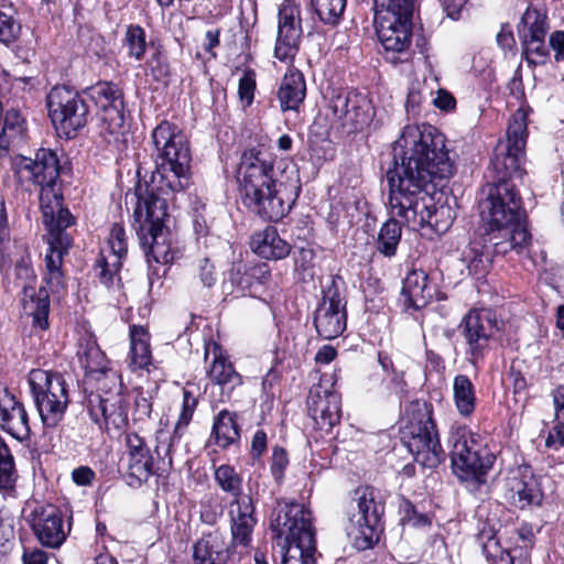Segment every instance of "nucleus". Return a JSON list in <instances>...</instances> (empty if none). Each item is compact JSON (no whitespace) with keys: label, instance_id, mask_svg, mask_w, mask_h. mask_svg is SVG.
<instances>
[{"label":"nucleus","instance_id":"1","mask_svg":"<svg viewBox=\"0 0 564 564\" xmlns=\"http://www.w3.org/2000/svg\"><path fill=\"white\" fill-rule=\"evenodd\" d=\"M433 128L423 130L406 126L393 147V167L387 171L389 185V208L392 215L380 228L377 250L384 257L395 256L401 240V218L412 229L424 226L444 232L451 221H440L448 208L436 207L431 195L437 181L453 174L445 141L442 134H434Z\"/></svg>","mask_w":564,"mask_h":564},{"label":"nucleus","instance_id":"2","mask_svg":"<svg viewBox=\"0 0 564 564\" xmlns=\"http://www.w3.org/2000/svg\"><path fill=\"white\" fill-rule=\"evenodd\" d=\"M151 138L155 170L144 192L137 193L133 228L147 249L148 261L169 264L181 257V251L169 239L166 196L189 186L192 155L185 134L169 121L156 126Z\"/></svg>","mask_w":564,"mask_h":564},{"label":"nucleus","instance_id":"3","mask_svg":"<svg viewBox=\"0 0 564 564\" xmlns=\"http://www.w3.org/2000/svg\"><path fill=\"white\" fill-rule=\"evenodd\" d=\"M237 181L243 205L269 221L286 216L301 191L295 165L254 148L241 154Z\"/></svg>","mask_w":564,"mask_h":564},{"label":"nucleus","instance_id":"4","mask_svg":"<svg viewBox=\"0 0 564 564\" xmlns=\"http://www.w3.org/2000/svg\"><path fill=\"white\" fill-rule=\"evenodd\" d=\"M40 206L44 225L48 230V250L44 258L45 285L37 292L33 288L23 286L22 307L26 315L32 316L33 325L45 330L50 326V294L59 295L65 289L63 257L72 245V238L65 230L74 224V217L63 206V196L55 186L41 189Z\"/></svg>","mask_w":564,"mask_h":564},{"label":"nucleus","instance_id":"5","mask_svg":"<svg viewBox=\"0 0 564 564\" xmlns=\"http://www.w3.org/2000/svg\"><path fill=\"white\" fill-rule=\"evenodd\" d=\"M273 538L286 552L282 564H316V539L310 509L299 502L281 501L272 513Z\"/></svg>","mask_w":564,"mask_h":564},{"label":"nucleus","instance_id":"6","mask_svg":"<svg viewBox=\"0 0 564 564\" xmlns=\"http://www.w3.org/2000/svg\"><path fill=\"white\" fill-rule=\"evenodd\" d=\"M346 533L357 550L371 549L383 531L384 501L372 487H359L349 502Z\"/></svg>","mask_w":564,"mask_h":564},{"label":"nucleus","instance_id":"7","mask_svg":"<svg viewBox=\"0 0 564 564\" xmlns=\"http://www.w3.org/2000/svg\"><path fill=\"white\" fill-rule=\"evenodd\" d=\"M452 440L451 455L454 473L462 480L484 484L485 476L496 459L484 437L466 429H460Z\"/></svg>","mask_w":564,"mask_h":564},{"label":"nucleus","instance_id":"8","mask_svg":"<svg viewBox=\"0 0 564 564\" xmlns=\"http://www.w3.org/2000/svg\"><path fill=\"white\" fill-rule=\"evenodd\" d=\"M215 481L223 491L235 497L229 510L232 543L248 547L257 519L253 514L254 507L251 498L240 497L242 494V478L232 466L223 464L215 470Z\"/></svg>","mask_w":564,"mask_h":564},{"label":"nucleus","instance_id":"9","mask_svg":"<svg viewBox=\"0 0 564 564\" xmlns=\"http://www.w3.org/2000/svg\"><path fill=\"white\" fill-rule=\"evenodd\" d=\"M29 383L43 424L55 427L63 420L69 403L68 384L64 377L58 372L33 369Z\"/></svg>","mask_w":564,"mask_h":564},{"label":"nucleus","instance_id":"10","mask_svg":"<svg viewBox=\"0 0 564 564\" xmlns=\"http://www.w3.org/2000/svg\"><path fill=\"white\" fill-rule=\"evenodd\" d=\"M503 322L490 308L470 310L458 328L467 345L468 361L478 368L491 349V344L502 330Z\"/></svg>","mask_w":564,"mask_h":564},{"label":"nucleus","instance_id":"11","mask_svg":"<svg viewBox=\"0 0 564 564\" xmlns=\"http://www.w3.org/2000/svg\"><path fill=\"white\" fill-rule=\"evenodd\" d=\"M46 105L52 123L68 139L75 137L88 122L89 106L83 94L67 86L52 88Z\"/></svg>","mask_w":564,"mask_h":564},{"label":"nucleus","instance_id":"12","mask_svg":"<svg viewBox=\"0 0 564 564\" xmlns=\"http://www.w3.org/2000/svg\"><path fill=\"white\" fill-rule=\"evenodd\" d=\"M401 434L414 460L423 467L435 468L444 460L436 424L429 412L419 413L401 430Z\"/></svg>","mask_w":564,"mask_h":564},{"label":"nucleus","instance_id":"13","mask_svg":"<svg viewBox=\"0 0 564 564\" xmlns=\"http://www.w3.org/2000/svg\"><path fill=\"white\" fill-rule=\"evenodd\" d=\"M480 208L481 216L491 230L501 226L523 225L525 214L514 183L492 182Z\"/></svg>","mask_w":564,"mask_h":564},{"label":"nucleus","instance_id":"14","mask_svg":"<svg viewBox=\"0 0 564 564\" xmlns=\"http://www.w3.org/2000/svg\"><path fill=\"white\" fill-rule=\"evenodd\" d=\"M413 12L394 8H375V24L378 39L391 63L403 62L395 54H405L411 45Z\"/></svg>","mask_w":564,"mask_h":564},{"label":"nucleus","instance_id":"15","mask_svg":"<svg viewBox=\"0 0 564 564\" xmlns=\"http://www.w3.org/2000/svg\"><path fill=\"white\" fill-rule=\"evenodd\" d=\"M346 304L335 281H332L323 291V299L314 313V326L322 338L334 339L346 329Z\"/></svg>","mask_w":564,"mask_h":564},{"label":"nucleus","instance_id":"16","mask_svg":"<svg viewBox=\"0 0 564 564\" xmlns=\"http://www.w3.org/2000/svg\"><path fill=\"white\" fill-rule=\"evenodd\" d=\"M83 94L87 95L101 110L102 130L111 135L119 134L124 124L123 94L118 85L99 82Z\"/></svg>","mask_w":564,"mask_h":564},{"label":"nucleus","instance_id":"17","mask_svg":"<svg viewBox=\"0 0 564 564\" xmlns=\"http://www.w3.org/2000/svg\"><path fill=\"white\" fill-rule=\"evenodd\" d=\"M278 18L274 56L281 62H292L300 50L302 36L300 7L291 0H284Z\"/></svg>","mask_w":564,"mask_h":564},{"label":"nucleus","instance_id":"18","mask_svg":"<svg viewBox=\"0 0 564 564\" xmlns=\"http://www.w3.org/2000/svg\"><path fill=\"white\" fill-rule=\"evenodd\" d=\"M328 108L348 132L364 128L370 119V105L367 98L356 91H340L329 100Z\"/></svg>","mask_w":564,"mask_h":564},{"label":"nucleus","instance_id":"19","mask_svg":"<svg viewBox=\"0 0 564 564\" xmlns=\"http://www.w3.org/2000/svg\"><path fill=\"white\" fill-rule=\"evenodd\" d=\"M88 412L91 420L107 431L122 430L128 423V402L122 393L88 395Z\"/></svg>","mask_w":564,"mask_h":564},{"label":"nucleus","instance_id":"20","mask_svg":"<svg viewBox=\"0 0 564 564\" xmlns=\"http://www.w3.org/2000/svg\"><path fill=\"white\" fill-rule=\"evenodd\" d=\"M271 279V270L265 262L247 265L242 261H235L225 273L221 283L223 292H249L253 295L259 286H262Z\"/></svg>","mask_w":564,"mask_h":564},{"label":"nucleus","instance_id":"21","mask_svg":"<svg viewBox=\"0 0 564 564\" xmlns=\"http://www.w3.org/2000/svg\"><path fill=\"white\" fill-rule=\"evenodd\" d=\"M31 527L39 542L46 547H59L66 539L63 516L54 505L36 507L31 513Z\"/></svg>","mask_w":564,"mask_h":564},{"label":"nucleus","instance_id":"22","mask_svg":"<svg viewBox=\"0 0 564 564\" xmlns=\"http://www.w3.org/2000/svg\"><path fill=\"white\" fill-rule=\"evenodd\" d=\"M307 410L319 429L330 430L340 420V397L322 384L313 386L307 397Z\"/></svg>","mask_w":564,"mask_h":564},{"label":"nucleus","instance_id":"23","mask_svg":"<svg viewBox=\"0 0 564 564\" xmlns=\"http://www.w3.org/2000/svg\"><path fill=\"white\" fill-rule=\"evenodd\" d=\"M506 498L514 507L525 509L540 506L543 494L540 484L527 467L512 471L506 482Z\"/></svg>","mask_w":564,"mask_h":564},{"label":"nucleus","instance_id":"24","mask_svg":"<svg viewBox=\"0 0 564 564\" xmlns=\"http://www.w3.org/2000/svg\"><path fill=\"white\" fill-rule=\"evenodd\" d=\"M21 172L42 188L56 185L61 173L59 160L51 149H39L33 159L23 158L20 162Z\"/></svg>","mask_w":564,"mask_h":564},{"label":"nucleus","instance_id":"25","mask_svg":"<svg viewBox=\"0 0 564 564\" xmlns=\"http://www.w3.org/2000/svg\"><path fill=\"white\" fill-rule=\"evenodd\" d=\"M0 427L19 441L26 440L31 432L24 405L8 392L0 397Z\"/></svg>","mask_w":564,"mask_h":564},{"label":"nucleus","instance_id":"26","mask_svg":"<svg viewBox=\"0 0 564 564\" xmlns=\"http://www.w3.org/2000/svg\"><path fill=\"white\" fill-rule=\"evenodd\" d=\"M523 155L524 152H516L508 144H497L489 165L492 182L513 183L516 178H521L524 172L521 169Z\"/></svg>","mask_w":564,"mask_h":564},{"label":"nucleus","instance_id":"27","mask_svg":"<svg viewBox=\"0 0 564 564\" xmlns=\"http://www.w3.org/2000/svg\"><path fill=\"white\" fill-rule=\"evenodd\" d=\"M401 295L406 310L419 311L432 301L435 295V286L431 284L424 270L413 269L403 280Z\"/></svg>","mask_w":564,"mask_h":564},{"label":"nucleus","instance_id":"28","mask_svg":"<svg viewBox=\"0 0 564 564\" xmlns=\"http://www.w3.org/2000/svg\"><path fill=\"white\" fill-rule=\"evenodd\" d=\"M489 242L495 254L505 256L510 250L520 253L530 242L531 235L524 225L501 226L495 230L489 229Z\"/></svg>","mask_w":564,"mask_h":564},{"label":"nucleus","instance_id":"29","mask_svg":"<svg viewBox=\"0 0 564 564\" xmlns=\"http://www.w3.org/2000/svg\"><path fill=\"white\" fill-rule=\"evenodd\" d=\"M214 359L208 371L212 382L220 387L221 394L230 399L231 392L242 384V377L235 370L232 364L223 356L220 347L213 344Z\"/></svg>","mask_w":564,"mask_h":564},{"label":"nucleus","instance_id":"30","mask_svg":"<svg viewBox=\"0 0 564 564\" xmlns=\"http://www.w3.org/2000/svg\"><path fill=\"white\" fill-rule=\"evenodd\" d=\"M253 252L268 260L284 259L290 254L291 246L282 239L275 227L268 226L251 237Z\"/></svg>","mask_w":564,"mask_h":564},{"label":"nucleus","instance_id":"31","mask_svg":"<svg viewBox=\"0 0 564 564\" xmlns=\"http://www.w3.org/2000/svg\"><path fill=\"white\" fill-rule=\"evenodd\" d=\"M306 95V85L300 70L288 72L280 85L278 98L282 111L297 110Z\"/></svg>","mask_w":564,"mask_h":564},{"label":"nucleus","instance_id":"32","mask_svg":"<svg viewBox=\"0 0 564 564\" xmlns=\"http://www.w3.org/2000/svg\"><path fill=\"white\" fill-rule=\"evenodd\" d=\"M210 437L223 449L238 443L240 440V427L237 423V413L221 410L214 419Z\"/></svg>","mask_w":564,"mask_h":564},{"label":"nucleus","instance_id":"33","mask_svg":"<svg viewBox=\"0 0 564 564\" xmlns=\"http://www.w3.org/2000/svg\"><path fill=\"white\" fill-rule=\"evenodd\" d=\"M130 365L133 369H148L152 364L150 335L145 327L130 326Z\"/></svg>","mask_w":564,"mask_h":564},{"label":"nucleus","instance_id":"34","mask_svg":"<svg viewBox=\"0 0 564 564\" xmlns=\"http://www.w3.org/2000/svg\"><path fill=\"white\" fill-rule=\"evenodd\" d=\"M77 356L80 366L91 376L106 371L108 367V359L105 352L99 348L96 339L87 336L80 339Z\"/></svg>","mask_w":564,"mask_h":564},{"label":"nucleus","instance_id":"35","mask_svg":"<svg viewBox=\"0 0 564 564\" xmlns=\"http://www.w3.org/2000/svg\"><path fill=\"white\" fill-rule=\"evenodd\" d=\"M454 401L458 412L469 416L476 406L475 387L465 375H457L453 382Z\"/></svg>","mask_w":564,"mask_h":564},{"label":"nucleus","instance_id":"36","mask_svg":"<svg viewBox=\"0 0 564 564\" xmlns=\"http://www.w3.org/2000/svg\"><path fill=\"white\" fill-rule=\"evenodd\" d=\"M18 477L13 455L0 436V491L6 496H12Z\"/></svg>","mask_w":564,"mask_h":564},{"label":"nucleus","instance_id":"37","mask_svg":"<svg viewBox=\"0 0 564 564\" xmlns=\"http://www.w3.org/2000/svg\"><path fill=\"white\" fill-rule=\"evenodd\" d=\"M527 116L524 109H518L509 120L507 139L499 141L497 144H508L511 149H514L516 152H523L528 137Z\"/></svg>","mask_w":564,"mask_h":564},{"label":"nucleus","instance_id":"38","mask_svg":"<svg viewBox=\"0 0 564 564\" xmlns=\"http://www.w3.org/2000/svg\"><path fill=\"white\" fill-rule=\"evenodd\" d=\"M151 452L140 453L128 457V477L130 486H140L154 475Z\"/></svg>","mask_w":564,"mask_h":564},{"label":"nucleus","instance_id":"39","mask_svg":"<svg viewBox=\"0 0 564 564\" xmlns=\"http://www.w3.org/2000/svg\"><path fill=\"white\" fill-rule=\"evenodd\" d=\"M547 31L546 14L535 8L528 7L520 21L519 36H546Z\"/></svg>","mask_w":564,"mask_h":564},{"label":"nucleus","instance_id":"40","mask_svg":"<svg viewBox=\"0 0 564 564\" xmlns=\"http://www.w3.org/2000/svg\"><path fill=\"white\" fill-rule=\"evenodd\" d=\"M522 55L531 66L543 65L550 56L545 36H521Z\"/></svg>","mask_w":564,"mask_h":564},{"label":"nucleus","instance_id":"41","mask_svg":"<svg viewBox=\"0 0 564 564\" xmlns=\"http://www.w3.org/2000/svg\"><path fill=\"white\" fill-rule=\"evenodd\" d=\"M216 536L213 534L204 535L193 545V564L208 562H225L229 556V549L225 551H214Z\"/></svg>","mask_w":564,"mask_h":564},{"label":"nucleus","instance_id":"42","mask_svg":"<svg viewBox=\"0 0 564 564\" xmlns=\"http://www.w3.org/2000/svg\"><path fill=\"white\" fill-rule=\"evenodd\" d=\"M122 261L118 256L107 254L106 251L100 252V258L97 260L96 269L98 270L97 276L101 284L107 288L120 282L119 271Z\"/></svg>","mask_w":564,"mask_h":564},{"label":"nucleus","instance_id":"43","mask_svg":"<svg viewBox=\"0 0 564 564\" xmlns=\"http://www.w3.org/2000/svg\"><path fill=\"white\" fill-rule=\"evenodd\" d=\"M12 241L8 214L4 200L0 199V271L3 272L11 267L12 263Z\"/></svg>","mask_w":564,"mask_h":564},{"label":"nucleus","instance_id":"44","mask_svg":"<svg viewBox=\"0 0 564 564\" xmlns=\"http://www.w3.org/2000/svg\"><path fill=\"white\" fill-rule=\"evenodd\" d=\"M311 6L322 22L335 25L344 13L346 0H311Z\"/></svg>","mask_w":564,"mask_h":564},{"label":"nucleus","instance_id":"45","mask_svg":"<svg viewBox=\"0 0 564 564\" xmlns=\"http://www.w3.org/2000/svg\"><path fill=\"white\" fill-rule=\"evenodd\" d=\"M124 46L130 57L141 61L147 48L145 31L140 25H129L124 34Z\"/></svg>","mask_w":564,"mask_h":564},{"label":"nucleus","instance_id":"46","mask_svg":"<svg viewBox=\"0 0 564 564\" xmlns=\"http://www.w3.org/2000/svg\"><path fill=\"white\" fill-rule=\"evenodd\" d=\"M399 513L401 516L400 521L403 525L412 528H424L431 525V519L429 516L417 508L408 499H403L399 507Z\"/></svg>","mask_w":564,"mask_h":564},{"label":"nucleus","instance_id":"47","mask_svg":"<svg viewBox=\"0 0 564 564\" xmlns=\"http://www.w3.org/2000/svg\"><path fill=\"white\" fill-rule=\"evenodd\" d=\"M101 251H106L107 254L118 256L119 260L127 256L128 252V239L126 235V230L121 224H113L108 239H107V248Z\"/></svg>","mask_w":564,"mask_h":564},{"label":"nucleus","instance_id":"48","mask_svg":"<svg viewBox=\"0 0 564 564\" xmlns=\"http://www.w3.org/2000/svg\"><path fill=\"white\" fill-rule=\"evenodd\" d=\"M147 65L150 74L156 82H166L171 75L166 54L161 46L155 47Z\"/></svg>","mask_w":564,"mask_h":564},{"label":"nucleus","instance_id":"49","mask_svg":"<svg viewBox=\"0 0 564 564\" xmlns=\"http://www.w3.org/2000/svg\"><path fill=\"white\" fill-rule=\"evenodd\" d=\"M12 9L6 6H0V42H13L21 31V25L18 23L12 14Z\"/></svg>","mask_w":564,"mask_h":564},{"label":"nucleus","instance_id":"50","mask_svg":"<svg viewBox=\"0 0 564 564\" xmlns=\"http://www.w3.org/2000/svg\"><path fill=\"white\" fill-rule=\"evenodd\" d=\"M94 379L98 382L97 390L96 392H91L89 395H109L113 391L122 393V386L119 380V376L111 369L108 368L106 371H100L94 375Z\"/></svg>","mask_w":564,"mask_h":564},{"label":"nucleus","instance_id":"51","mask_svg":"<svg viewBox=\"0 0 564 564\" xmlns=\"http://www.w3.org/2000/svg\"><path fill=\"white\" fill-rule=\"evenodd\" d=\"M477 541L481 545L482 552L490 563L497 560L499 554H502L503 549L492 529H482L478 533Z\"/></svg>","mask_w":564,"mask_h":564},{"label":"nucleus","instance_id":"52","mask_svg":"<svg viewBox=\"0 0 564 564\" xmlns=\"http://www.w3.org/2000/svg\"><path fill=\"white\" fill-rule=\"evenodd\" d=\"M465 260H467V270L470 275L477 279L485 276L489 267L488 257L476 249H470L468 253H465Z\"/></svg>","mask_w":564,"mask_h":564},{"label":"nucleus","instance_id":"53","mask_svg":"<svg viewBox=\"0 0 564 564\" xmlns=\"http://www.w3.org/2000/svg\"><path fill=\"white\" fill-rule=\"evenodd\" d=\"M256 90V74L253 70L248 69L239 79L238 95L245 106H250L253 101Z\"/></svg>","mask_w":564,"mask_h":564},{"label":"nucleus","instance_id":"54","mask_svg":"<svg viewBox=\"0 0 564 564\" xmlns=\"http://www.w3.org/2000/svg\"><path fill=\"white\" fill-rule=\"evenodd\" d=\"M197 276L202 284L206 288H212L217 282V272L214 263L208 258H203L197 261Z\"/></svg>","mask_w":564,"mask_h":564},{"label":"nucleus","instance_id":"55","mask_svg":"<svg viewBox=\"0 0 564 564\" xmlns=\"http://www.w3.org/2000/svg\"><path fill=\"white\" fill-rule=\"evenodd\" d=\"M289 464L288 454L284 448L275 447L272 454L271 473L276 480H281Z\"/></svg>","mask_w":564,"mask_h":564},{"label":"nucleus","instance_id":"56","mask_svg":"<svg viewBox=\"0 0 564 564\" xmlns=\"http://www.w3.org/2000/svg\"><path fill=\"white\" fill-rule=\"evenodd\" d=\"M195 410L189 409H183L181 411L180 417L175 424V429L173 434L170 437V444L169 447H172L176 442H178L184 433V430L187 427L188 423L191 422L193 414ZM170 448H167L169 451Z\"/></svg>","mask_w":564,"mask_h":564},{"label":"nucleus","instance_id":"57","mask_svg":"<svg viewBox=\"0 0 564 564\" xmlns=\"http://www.w3.org/2000/svg\"><path fill=\"white\" fill-rule=\"evenodd\" d=\"M545 446L554 451H558L564 446V424L561 420L549 432Z\"/></svg>","mask_w":564,"mask_h":564},{"label":"nucleus","instance_id":"58","mask_svg":"<svg viewBox=\"0 0 564 564\" xmlns=\"http://www.w3.org/2000/svg\"><path fill=\"white\" fill-rule=\"evenodd\" d=\"M126 445L128 457L150 451L144 438L139 436L137 433H128L126 435Z\"/></svg>","mask_w":564,"mask_h":564},{"label":"nucleus","instance_id":"59","mask_svg":"<svg viewBox=\"0 0 564 564\" xmlns=\"http://www.w3.org/2000/svg\"><path fill=\"white\" fill-rule=\"evenodd\" d=\"M423 100L422 90L420 84H412L408 89L405 109L408 113H415L419 106Z\"/></svg>","mask_w":564,"mask_h":564},{"label":"nucleus","instance_id":"60","mask_svg":"<svg viewBox=\"0 0 564 564\" xmlns=\"http://www.w3.org/2000/svg\"><path fill=\"white\" fill-rule=\"evenodd\" d=\"M416 0H375V8H394L403 12H413Z\"/></svg>","mask_w":564,"mask_h":564},{"label":"nucleus","instance_id":"61","mask_svg":"<svg viewBox=\"0 0 564 564\" xmlns=\"http://www.w3.org/2000/svg\"><path fill=\"white\" fill-rule=\"evenodd\" d=\"M152 412V404L148 398L138 395L134 400V411L133 417L134 420L142 421L144 419L150 417Z\"/></svg>","mask_w":564,"mask_h":564},{"label":"nucleus","instance_id":"62","mask_svg":"<svg viewBox=\"0 0 564 564\" xmlns=\"http://www.w3.org/2000/svg\"><path fill=\"white\" fill-rule=\"evenodd\" d=\"M72 478L78 486H88L95 479V471L90 467L80 466L73 470Z\"/></svg>","mask_w":564,"mask_h":564},{"label":"nucleus","instance_id":"63","mask_svg":"<svg viewBox=\"0 0 564 564\" xmlns=\"http://www.w3.org/2000/svg\"><path fill=\"white\" fill-rule=\"evenodd\" d=\"M498 45L503 50H512L516 45V40L512 30L508 23L502 24L500 31L496 36Z\"/></svg>","mask_w":564,"mask_h":564},{"label":"nucleus","instance_id":"64","mask_svg":"<svg viewBox=\"0 0 564 564\" xmlns=\"http://www.w3.org/2000/svg\"><path fill=\"white\" fill-rule=\"evenodd\" d=\"M550 46L556 52L555 59L557 62L564 58V31H555L551 34Z\"/></svg>","mask_w":564,"mask_h":564}]
</instances>
